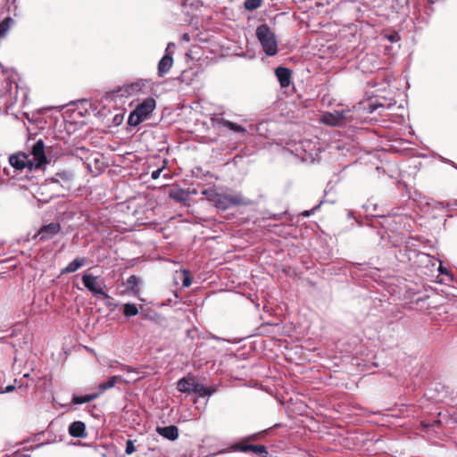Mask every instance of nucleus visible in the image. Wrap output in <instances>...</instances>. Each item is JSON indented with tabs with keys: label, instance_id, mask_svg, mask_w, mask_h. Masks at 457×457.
I'll return each instance as SVG.
<instances>
[{
	"label": "nucleus",
	"instance_id": "1",
	"mask_svg": "<svg viewBox=\"0 0 457 457\" xmlns=\"http://www.w3.org/2000/svg\"><path fill=\"white\" fill-rule=\"evenodd\" d=\"M206 198L220 210L225 211L231 206L248 205L250 201L245 198L241 194H220L214 189H205L202 192Z\"/></svg>",
	"mask_w": 457,
	"mask_h": 457
},
{
	"label": "nucleus",
	"instance_id": "2",
	"mask_svg": "<svg viewBox=\"0 0 457 457\" xmlns=\"http://www.w3.org/2000/svg\"><path fill=\"white\" fill-rule=\"evenodd\" d=\"M256 37L267 55L272 56L278 53V43L275 34L266 24L257 27Z\"/></svg>",
	"mask_w": 457,
	"mask_h": 457
},
{
	"label": "nucleus",
	"instance_id": "3",
	"mask_svg": "<svg viewBox=\"0 0 457 457\" xmlns=\"http://www.w3.org/2000/svg\"><path fill=\"white\" fill-rule=\"evenodd\" d=\"M155 108V100L152 97L145 99L137 108L130 113L129 117V124L130 126H137L145 120Z\"/></svg>",
	"mask_w": 457,
	"mask_h": 457
},
{
	"label": "nucleus",
	"instance_id": "4",
	"mask_svg": "<svg viewBox=\"0 0 457 457\" xmlns=\"http://www.w3.org/2000/svg\"><path fill=\"white\" fill-rule=\"evenodd\" d=\"M82 283L92 294L101 295L104 298L109 297L108 294L104 292V281L100 277L85 272L82 275Z\"/></svg>",
	"mask_w": 457,
	"mask_h": 457
},
{
	"label": "nucleus",
	"instance_id": "5",
	"mask_svg": "<svg viewBox=\"0 0 457 457\" xmlns=\"http://www.w3.org/2000/svg\"><path fill=\"white\" fill-rule=\"evenodd\" d=\"M30 158V170H40L47 164L48 160L45 153V144L43 140H37L29 152Z\"/></svg>",
	"mask_w": 457,
	"mask_h": 457
},
{
	"label": "nucleus",
	"instance_id": "6",
	"mask_svg": "<svg viewBox=\"0 0 457 457\" xmlns=\"http://www.w3.org/2000/svg\"><path fill=\"white\" fill-rule=\"evenodd\" d=\"M74 177V173L71 170H62L55 173L51 179L53 182L59 183L62 187L69 190L73 185Z\"/></svg>",
	"mask_w": 457,
	"mask_h": 457
},
{
	"label": "nucleus",
	"instance_id": "7",
	"mask_svg": "<svg viewBox=\"0 0 457 457\" xmlns=\"http://www.w3.org/2000/svg\"><path fill=\"white\" fill-rule=\"evenodd\" d=\"M61 226L59 223L52 222L41 228L38 231L37 237L39 240L46 241L53 238L60 232Z\"/></svg>",
	"mask_w": 457,
	"mask_h": 457
},
{
	"label": "nucleus",
	"instance_id": "8",
	"mask_svg": "<svg viewBox=\"0 0 457 457\" xmlns=\"http://www.w3.org/2000/svg\"><path fill=\"white\" fill-rule=\"evenodd\" d=\"M346 120V114L344 112L335 111L334 112H326L322 115L321 120L330 126H340Z\"/></svg>",
	"mask_w": 457,
	"mask_h": 457
},
{
	"label": "nucleus",
	"instance_id": "9",
	"mask_svg": "<svg viewBox=\"0 0 457 457\" xmlns=\"http://www.w3.org/2000/svg\"><path fill=\"white\" fill-rule=\"evenodd\" d=\"M10 164L17 170L29 168L30 170V158L25 154H12L9 158Z\"/></svg>",
	"mask_w": 457,
	"mask_h": 457
},
{
	"label": "nucleus",
	"instance_id": "10",
	"mask_svg": "<svg viewBox=\"0 0 457 457\" xmlns=\"http://www.w3.org/2000/svg\"><path fill=\"white\" fill-rule=\"evenodd\" d=\"M173 64V58L170 53H166L158 63V76L163 77L167 74Z\"/></svg>",
	"mask_w": 457,
	"mask_h": 457
},
{
	"label": "nucleus",
	"instance_id": "11",
	"mask_svg": "<svg viewBox=\"0 0 457 457\" xmlns=\"http://www.w3.org/2000/svg\"><path fill=\"white\" fill-rule=\"evenodd\" d=\"M69 434L72 437L85 438L87 436L86 425L80 420L72 422L69 426Z\"/></svg>",
	"mask_w": 457,
	"mask_h": 457
},
{
	"label": "nucleus",
	"instance_id": "12",
	"mask_svg": "<svg viewBox=\"0 0 457 457\" xmlns=\"http://www.w3.org/2000/svg\"><path fill=\"white\" fill-rule=\"evenodd\" d=\"M156 432L162 437L174 441L179 437V429L176 426L157 427Z\"/></svg>",
	"mask_w": 457,
	"mask_h": 457
},
{
	"label": "nucleus",
	"instance_id": "13",
	"mask_svg": "<svg viewBox=\"0 0 457 457\" xmlns=\"http://www.w3.org/2000/svg\"><path fill=\"white\" fill-rule=\"evenodd\" d=\"M275 73L281 87L289 86L291 79V71L289 69L278 67L276 69Z\"/></svg>",
	"mask_w": 457,
	"mask_h": 457
},
{
	"label": "nucleus",
	"instance_id": "14",
	"mask_svg": "<svg viewBox=\"0 0 457 457\" xmlns=\"http://www.w3.org/2000/svg\"><path fill=\"white\" fill-rule=\"evenodd\" d=\"M87 262V258L78 257L71 262L65 268L61 270V274L73 273L83 267Z\"/></svg>",
	"mask_w": 457,
	"mask_h": 457
},
{
	"label": "nucleus",
	"instance_id": "15",
	"mask_svg": "<svg viewBox=\"0 0 457 457\" xmlns=\"http://www.w3.org/2000/svg\"><path fill=\"white\" fill-rule=\"evenodd\" d=\"M196 382L193 378H183L178 381L177 388L182 393H194L195 389Z\"/></svg>",
	"mask_w": 457,
	"mask_h": 457
},
{
	"label": "nucleus",
	"instance_id": "16",
	"mask_svg": "<svg viewBox=\"0 0 457 457\" xmlns=\"http://www.w3.org/2000/svg\"><path fill=\"white\" fill-rule=\"evenodd\" d=\"M121 380L120 376H112L108 378L106 382H102L98 386V394L99 395L105 392L108 389L112 388L118 381Z\"/></svg>",
	"mask_w": 457,
	"mask_h": 457
},
{
	"label": "nucleus",
	"instance_id": "17",
	"mask_svg": "<svg viewBox=\"0 0 457 457\" xmlns=\"http://www.w3.org/2000/svg\"><path fill=\"white\" fill-rule=\"evenodd\" d=\"M99 396L98 393L88 394L85 395H74L72 397V403L75 404H82L86 403H89Z\"/></svg>",
	"mask_w": 457,
	"mask_h": 457
},
{
	"label": "nucleus",
	"instance_id": "18",
	"mask_svg": "<svg viewBox=\"0 0 457 457\" xmlns=\"http://www.w3.org/2000/svg\"><path fill=\"white\" fill-rule=\"evenodd\" d=\"M220 123L223 127H226L234 132H237V133H245L246 132V130L244 127H242L241 125H238L235 122H232L230 120L221 119Z\"/></svg>",
	"mask_w": 457,
	"mask_h": 457
},
{
	"label": "nucleus",
	"instance_id": "19",
	"mask_svg": "<svg viewBox=\"0 0 457 457\" xmlns=\"http://www.w3.org/2000/svg\"><path fill=\"white\" fill-rule=\"evenodd\" d=\"M14 23V21L11 17L5 18L0 23V37H4L6 36L12 25Z\"/></svg>",
	"mask_w": 457,
	"mask_h": 457
},
{
	"label": "nucleus",
	"instance_id": "20",
	"mask_svg": "<svg viewBox=\"0 0 457 457\" xmlns=\"http://www.w3.org/2000/svg\"><path fill=\"white\" fill-rule=\"evenodd\" d=\"M214 392L213 389H211L210 387H207L204 385L197 384L195 385V389L194 390V393L197 394L199 396H210Z\"/></svg>",
	"mask_w": 457,
	"mask_h": 457
},
{
	"label": "nucleus",
	"instance_id": "21",
	"mask_svg": "<svg viewBox=\"0 0 457 457\" xmlns=\"http://www.w3.org/2000/svg\"><path fill=\"white\" fill-rule=\"evenodd\" d=\"M138 283H139V280H138L137 277L135 275H131L128 278V279L126 281V286H127L128 289H129L135 293H137L138 292Z\"/></svg>",
	"mask_w": 457,
	"mask_h": 457
},
{
	"label": "nucleus",
	"instance_id": "22",
	"mask_svg": "<svg viewBox=\"0 0 457 457\" xmlns=\"http://www.w3.org/2000/svg\"><path fill=\"white\" fill-rule=\"evenodd\" d=\"M138 310L134 303H125L123 306V314L127 317H133L137 315Z\"/></svg>",
	"mask_w": 457,
	"mask_h": 457
},
{
	"label": "nucleus",
	"instance_id": "23",
	"mask_svg": "<svg viewBox=\"0 0 457 457\" xmlns=\"http://www.w3.org/2000/svg\"><path fill=\"white\" fill-rule=\"evenodd\" d=\"M262 0H245V8L248 11H253L259 8L262 4Z\"/></svg>",
	"mask_w": 457,
	"mask_h": 457
},
{
	"label": "nucleus",
	"instance_id": "24",
	"mask_svg": "<svg viewBox=\"0 0 457 457\" xmlns=\"http://www.w3.org/2000/svg\"><path fill=\"white\" fill-rule=\"evenodd\" d=\"M253 445L237 443V444H235L234 445H232L231 449L233 451H239V452L246 453V452H251V450L253 449Z\"/></svg>",
	"mask_w": 457,
	"mask_h": 457
},
{
	"label": "nucleus",
	"instance_id": "25",
	"mask_svg": "<svg viewBox=\"0 0 457 457\" xmlns=\"http://www.w3.org/2000/svg\"><path fill=\"white\" fill-rule=\"evenodd\" d=\"M252 453L260 455L262 457H267L268 456V451L267 448L264 445H253V449L251 450Z\"/></svg>",
	"mask_w": 457,
	"mask_h": 457
},
{
	"label": "nucleus",
	"instance_id": "26",
	"mask_svg": "<svg viewBox=\"0 0 457 457\" xmlns=\"http://www.w3.org/2000/svg\"><path fill=\"white\" fill-rule=\"evenodd\" d=\"M136 452V447L134 445V442L132 440H128L126 442V449H125V453L127 454H132L133 453Z\"/></svg>",
	"mask_w": 457,
	"mask_h": 457
},
{
	"label": "nucleus",
	"instance_id": "27",
	"mask_svg": "<svg viewBox=\"0 0 457 457\" xmlns=\"http://www.w3.org/2000/svg\"><path fill=\"white\" fill-rule=\"evenodd\" d=\"M184 278L182 280V285L184 287H188L192 284V279L187 270L183 271Z\"/></svg>",
	"mask_w": 457,
	"mask_h": 457
},
{
	"label": "nucleus",
	"instance_id": "28",
	"mask_svg": "<svg viewBox=\"0 0 457 457\" xmlns=\"http://www.w3.org/2000/svg\"><path fill=\"white\" fill-rule=\"evenodd\" d=\"M162 171V169H157L151 173V178L153 179H157L160 177L161 172Z\"/></svg>",
	"mask_w": 457,
	"mask_h": 457
},
{
	"label": "nucleus",
	"instance_id": "29",
	"mask_svg": "<svg viewBox=\"0 0 457 457\" xmlns=\"http://www.w3.org/2000/svg\"><path fill=\"white\" fill-rule=\"evenodd\" d=\"M319 208V205L315 206L313 209H312L311 211H305L304 212H303V215L305 216V217H308L312 214L314 213V212Z\"/></svg>",
	"mask_w": 457,
	"mask_h": 457
},
{
	"label": "nucleus",
	"instance_id": "30",
	"mask_svg": "<svg viewBox=\"0 0 457 457\" xmlns=\"http://www.w3.org/2000/svg\"><path fill=\"white\" fill-rule=\"evenodd\" d=\"M399 39V36L397 34L390 35L389 40L392 42H395Z\"/></svg>",
	"mask_w": 457,
	"mask_h": 457
},
{
	"label": "nucleus",
	"instance_id": "31",
	"mask_svg": "<svg viewBox=\"0 0 457 457\" xmlns=\"http://www.w3.org/2000/svg\"><path fill=\"white\" fill-rule=\"evenodd\" d=\"M13 389H14V386H6V388H5L4 392H5V393H8V392L12 391Z\"/></svg>",
	"mask_w": 457,
	"mask_h": 457
},
{
	"label": "nucleus",
	"instance_id": "32",
	"mask_svg": "<svg viewBox=\"0 0 457 457\" xmlns=\"http://www.w3.org/2000/svg\"><path fill=\"white\" fill-rule=\"evenodd\" d=\"M122 369L124 370H126V371H129V372L132 371V370H133L130 366H123Z\"/></svg>",
	"mask_w": 457,
	"mask_h": 457
},
{
	"label": "nucleus",
	"instance_id": "33",
	"mask_svg": "<svg viewBox=\"0 0 457 457\" xmlns=\"http://www.w3.org/2000/svg\"><path fill=\"white\" fill-rule=\"evenodd\" d=\"M439 271H440L441 274L447 273L446 270L442 268L441 266L439 267Z\"/></svg>",
	"mask_w": 457,
	"mask_h": 457
},
{
	"label": "nucleus",
	"instance_id": "34",
	"mask_svg": "<svg viewBox=\"0 0 457 457\" xmlns=\"http://www.w3.org/2000/svg\"><path fill=\"white\" fill-rule=\"evenodd\" d=\"M171 46H174V44H173V43H169V44H168V47H167V49H166V53H169V52H168V49H169L170 47H171Z\"/></svg>",
	"mask_w": 457,
	"mask_h": 457
}]
</instances>
